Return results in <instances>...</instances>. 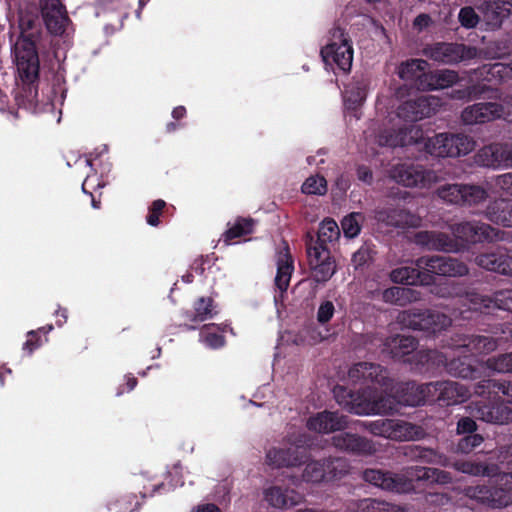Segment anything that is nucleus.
<instances>
[{
  "mask_svg": "<svg viewBox=\"0 0 512 512\" xmlns=\"http://www.w3.org/2000/svg\"><path fill=\"white\" fill-rule=\"evenodd\" d=\"M388 389L385 395L379 394L376 389L368 387L354 393L344 386H336L334 397L339 405L356 415H386L397 411L399 404L418 406L425 403L424 394L420 384L413 382L398 384Z\"/></svg>",
  "mask_w": 512,
  "mask_h": 512,
  "instance_id": "1",
  "label": "nucleus"
},
{
  "mask_svg": "<svg viewBox=\"0 0 512 512\" xmlns=\"http://www.w3.org/2000/svg\"><path fill=\"white\" fill-rule=\"evenodd\" d=\"M423 140L424 150L433 157L458 158L470 154L477 146L476 140L465 133L442 132L423 139L419 126L400 129L398 132L385 131L378 135L380 146L398 147L418 144Z\"/></svg>",
  "mask_w": 512,
  "mask_h": 512,
  "instance_id": "2",
  "label": "nucleus"
},
{
  "mask_svg": "<svg viewBox=\"0 0 512 512\" xmlns=\"http://www.w3.org/2000/svg\"><path fill=\"white\" fill-rule=\"evenodd\" d=\"M510 383L509 382H497L494 380H484L479 382L475 387V393L479 396H483L486 393L494 394V398L497 401H501L500 404L489 406L483 405L472 408V415L482 421L493 423V424H506L511 418V409L509 407L510 400H504L502 397H509Z\"/></svg>",
  "mask_w": 512,
  "mask_h": 512,
  "instance_id": "3",
  "label": "nucleus"
},
{
  "mask_svg": "<svg viewBox=\"0 0 512 512\" xmlns=\"http://www.w3.org/2000/svg\"><path fill=\"white\" fill-rule=\"evenodd\" d=\"M371 434L394 441H413L424 437V430L415 424L397 419H379L362 422Z\"/></svg>",
  "mask_w": 512,
  "mask_h": 512,
  "instance_id": "4",
  "label": "nucleus"
},
{
  "mask_svg": "<svg viewBox=\"0 0 512 512\" xmlns=\"http://www.w3.org/2000/svg\"><path fill=\"white\" fill-rule=\"evenodd\" d=\"M388 176L391 180L408 188L429 189L440 181L436 171L412 163L393 165L388 170Z\"/></svg>",
  "mask_w": 512,
  "mask_h": 512,
  "instance_id": "5",
  "label": "nucleus"
},
{
  "mask_svg": "<svg viewBox=\"0 0 512 512\" xmlns=\"http://www.w3.org/2000/svg\"><path fill=\"white\" fill-rule=\"evenodd\" d=\"M493 483L492 488L480 485L467 487L464 493L467 497L475 499L492 508L507 506L511 500L512 475L508 473L499 474L496 476Z\"/></svg>",
  "mask_w": 512,
  "mask_h": 512,
  "instance_id": "6",
  "label": "nucleus"
},
{
  "mask_svg": "<svg viewBox=\"0 0 512 512\" xmlns=\"http://www.w3.org/2000/svg\"><path fill=\"white\" fill-rule=\"evenodd\" d=\"M417 360L422 365L433 367L445 366L446 371L454 376L464 379H477L481 377L479 367H474L467 359L453 358L448 361V355L437 350H420L416 353Z\"/></svg>",
  "mask_w": 512,
  "mask_h": 512,
  "instance_id": "7",
  "label": "nucleus"
},
{
  "mask_svg": "<svg viewBox=\"0 0 512 512\" xmlns=\"http://www.w3.org/2000/svg\"><path fill=\"white\" fill-rule=\"evenodd\" d=\"M321 56L326 65H336L343 72L351 69L353 48L343 29L337 27L331 30L329 42L321 49Z\"/></svg>",
  "mask_w": 512,
  "mask_h": 512,
  "instance_id": "8",
  "label": "nucleus"
},
{
  "mask_svg": "<svg viewBox=\"0 0 512 512\" xmlns=\"http://www.w3.org/2000/svg\"><path fill=\"white\" fill-rule=\"evenodd\" d=\"M38 43L37 40L18 38L13 47V57L19 77L28 84L34 83L39 74Z\"/></svg>",
  "mask_w": 512,
  "mask_h": 512,
  "instance_id": "9",
  "label": "nucleus"
},
{
  "mask_svg": "<svg viewBox=\"0 0 512 512\" xmlns=\"http://www.w3.org/2000/svg\"><path fill=\"white\" fill-rule=\"evenodd\" d=\"M399 323L413 330L438 333L451 325V319L438 311L411 309L398 315Z\"/></svg>",
  "mask_w": 512,
  "mask_h": 512,
  "instance_id": "10",
  "label": "nucleus"
},
{
  "mask_svg": "<svg viewBox=\"0 0 512 512\" xmlns=\"http://www.w3.org/2000/svg\"><path fill=\"white\" fill-rule=\"evenodd\" d=\"M423 55L435 62L450 65L476 58L478 50L459 43L437 42L427 45Z\"/></svg>",
  "mask_w": 512,
  "mask_h": 512,
  "instance_id": "11",
  "label": "nucleus"
},
{
  "mask_svg": "<svg viewBox=\"0 0 512 512\" xmlns=\"http://www.w3.org/2000/svg\"><path fill=\"white\" fill-rule=\"evenodd\" d=\"M416 265L429 276L434 274L447 277H461L469 272L465 263L449 256H424L416 260Z\"/></svg>",
  "mask_w": 512,
  "mask_h": 512,
  "instance_id": "12",
  "label": "nucleus"
},
{
  "mask_svg": "<svg viewBox=\"0 0 512 512\" xmlns=\"http://www.w3.org/2000/svg\"><path fill=\"white\" fill-rule=\"evenodd\" d=\"M442 106L439 97L428 95L409 99L398 107V116L406 121L416 122L431 117Z\"/></svg>",
  "mask_w": 512,
  "mask_h": 512,
  "instance_id": "13",
  "label": "nucleus"
},
{
  "mask_svg": "<svg viewBox=\"0 0 512 512\" xmlns=\"http://www.w3.org/2000/svg\"><path fill=\"white\" fill-rule=\"evenodd\" d=\"M307 255L315 281L326 282L335 274L336 264L331 256L330 247L312 246V242H307Z\"/></svg>",
  "mask_w": 512,
  "mask_h": 512,
  "instance_id": "14",
  "label": "nucleus"
},
{
  "mask_svg": "<svg viewBox=\"0 0 512 512\" xmlns=\"http://www.w3.org/2000/svg\"><path fill=\"white\" fill-rule=\"evenodd\" d=\"M497 341L489 336L482 335H456L447 344L453 355L466 354L482 355L496 350Z\"/></svg>",
  "mask_w": 512,
  "mask_h": 512,
  "instance_id": "15",
  "label": "nucleus"
},
{
  "mask_svg": "<svg viewBox=\"0 0 512 512\" xmlns=\"http://www.w3.org/2000/svg\"><path fill=\"white\" fill-rule=\"evenodd\" d=\"M453 236L459 241L463 248L466 243H479L483 241H492L498 234L490 225L477 222L466 221L451 226Z\"/></svg>",
  "mask_w": 512,
  "mask_h": 512,
  "instance_id": "16",
  "label": "nucleus"
},
{
  "mask_svg": "<svg viewBox=\"0 0 512 512\" xmlns=\"http://www.w3.org/2000/svg\"><path fill=\"white\" fill-rule=\"evenodd\" d=\"M363 478L366 482L389 492L411 493L410 483L402 476V472L391 473L378 469H367L363 473Z\"/></svg>",
  "mask_w": 512,
  "mask_h": 512,
  "instance_id": "17",
  "label": "nucleus"
},
{
  "mask_svg": "<svg viewBox=\"0 0 512 512\" xmlns=\"http://www.w3.org/2000/svg\"><path fill=\"white\" fill-rule=\"evenodd\" d=\"M346 465L341 459L309 462L302 474V480L309 483H318L325 479L336 478L343 473Z\"/></svg>",
  "mask_w": 512,
  "mask_h": 512,
  "instance_id": "18",
  "label": "nucleus"
},
{
  "mask_svg": "<svg viewBox=\"0 0 512 512\" xmlns=\"http://www.w3.org/2000/svg\"><path fill=\"white\" fill-rule=\"evenodd\" d=\"M504 106L496 102H480L467 106L461 113L465 125L484 124L501 118Z\"/></svg>",
  "mask_w": 512,
  "mask_h": 512,
  "instance_id": "19",
  "label": "nucleus"
},
{
  "mask_svg": "<svg viewBox=\"0 0 512 512\" xmlns=\"http://www.w3.org/2000/svg\"><path fill=\"white\" fill-rule=\"evenodd\" d=\"M349 379L353 383H372L384 388V392L389 389L390 379L387 371L380 365L368 362H360L350 368Z\"/></svg>",
  "mask_w": 512,
  "mask_h": 512,
  "instance_id": "20",
  "label": "nucleus"
},
{
  "mask_svg": "<svg viewBox=\"0 0 512 512\" xmlns=\"http://www.w3.org/2000/svg\"><path fill=\"white\" fill-rule=\"evenodd\" d=\"M40 7L47 30L53 35H62L69 22L62 3L59 0H41Z\"/></svg>",
  "mask_w": 512,
  "mask_h": 512,
  "instance_id": "21",
  "label": "nucleus"
},
{
  "mask_svg": "<svg viewBox=\"0 0 512 512\" xmlns=\"http://www.w3.org/2000/svg\"><path fill=\"white\" fill-rule=\"evenodd\" d=\"M415 243L424 246L430 250L444 251L448 253H457L463 250V245L450 237L448 234L438 231H420L415 235Z\"/></svg>",
  "mask_w": 512,
  "mask_h": 512,
  "instance_id": "22",
  "label": "nucleus"
},
{
  "mask_svg": "<svg viewBox=\"0 0 512 512\" xmlns=\"http://www.w3.org/2000/svg\"><path fill=\"white\" fill-rule=\"evenodd\" d=\"M512 158V149L508 143H492L478 150L474 156L476 164L497 168L507 165Z\"/></svg>",
  "mask_w": 512,
  "mask_h": 512,
  "instance_id": "23",
  "label": "nucleus"
},
{
  "mask_svg": "<svg viewBox=\"0 0 512 512\" xmlns=\"http://www.w3.org/2000/svg\"><path fill=\"white\" fill-rule=\"evenodd\" d=\"M348 421L344 415L338 412L322 411L312 415L307 420V428L317 433H332L347 427Z\"/></svg>",
  "mask_w": 512,
  "mask_h": 512,
  "instance_id": "24",
  "label": "nucleus"
},
{
  "mask_svg": "<svg viewBox=\"0 0 512 512\" xmlns=\"http://www.w3.org/2000/svg\"><path fill=\"white\" fill-rule=\"evenodd\" d=\"M459 81L456 71L440 69L423 73L419 77L418 89L423 91L443 90L452 87Z\"/></svg>",
  "mask_w": 512,
  "mask_h": 512,
  "instance_id": "25",
  "label": "nucleus"
},
{
  "mask_svg": "<svg viewBox=\"0 0 512 512\" xmlns=\"http://www.w3.org/2000/svg\"><path fill=\"white\" fill-rule=\"evenodd\" d=\"M465 303H470V309L481 310L498 308L502 310H510L512 303V296L509 290L499 291L495 294L494 298L480 295L476 292H468L464 298Z\"/></svg>",
  "mask_w": 512,
  "mask_h": 512,
  "instance_id": "26",
  "label": "nucleus"
},
{
  "mask_svg": "<svg viewBox=\"0 0 512 512\" xmlns=\"http://www.w3.org/2000/svg\"><path fill=\"white\" fill-rule=\"evenodd\" d=\"M333 445L342 451L372 455L377 449L371 440L358 436L356 434L343 433L333 437Z\"/></svg>",
  "mask_w": 512,
  "mask_h": 512,
  "instance_id": "27",
  "label": "nucleus"
},
{
  "mask_svg": "<svg viewBox=\"0 0 512 512\" xmlns=\"http://www.w3.org/2000/svg\"><path fill=\"white\" fill-rule=\"evenodd\" d=\"M264 500L277 509H289L302 501V496L293 489L270 486L263 490Z\"/></svg>",
  "mask_w": 512,
  "mask_h": 512,
  "instance_id": "28",
  "label": "nucleus"
},
{
  "mask_svg": "<svg viewBox=\"0 0 512 512\" xmlns=\"http://www.w3.org/2000/svg\"><path fill=\"white\" fill-rule=\"evenodd\" d=\"M299 448L300 441L295 442V447L293 448H273L266 455L267 464L276 468L299 465L304 458Z\"/></svg>",
  "mask_w": 512,
  "mask_h": 512,
  "instance_id": "29",
  "label": "nucleus"
},
{
  "mask_svg": "<svg viewBox=\"0 0 512 512\" xmlns=\"http://www.w3.org/2000/svg\"><path fill=\"white\" fill-rule=\"evenodd\" d=\"M376 219L394 227H418L421 218L404 209H384L376 213Z\"/></svg>",
  "mask_w": 512,
  "mask_h": 512,
  "instance_id": "30",
  "label": "nucleus"
},
{
  "mask_svg": "<svg viewBox=\"0 0 512 512\" xmlns=\"http://www.w3.org/2000/svg\"><path fill=\"white\" fill-rule=\"evenodd\" d=\"M507 4L509 5L508 2ZM478 10L489 29L499 28L510 12V9L506 7V2L498 1H484L478 6Z\"/></svg>",
  "mask_w": 512,
  "mask_h": 512,
  "instance_id": "31",
  "label": "nucleus"
},
{
  "mask_svg": "<svg viewBox=\"0 0 512 512\" xmlns=\"http://www.w3.org/2000/svg\"><path fill=\"white\" fill-rule=\"evenodd\" d=\"M276 263L275 286L280 294H283L290 284L291 275L294 270L293 259L287 246L278 252Z\"/></svg>",
  "mask_w": 512,
  "mask_h": 512,
  "instance_id": "32",
  "label": "nucleus"
},
{
  "mask_svg": "<svg viewBox=\"0 0 512 512\" xmlns=\"http://www.w3.org/2000/svg\"><path fill=\"white\" fill-rule=\"evenodd\" d=\"M390 278L395 283H402L406 285H429L431 276L425 274L424 270L416 267H399L390 273Z\"/></svg>",
  "mask_w": 512,
  "mask_h": 512,
  "instance_id": "33",
  "label": "nucleus"
},
{
  "mask_svg": "<svg viewBox=\"0 0 512 512\" xmlns=\"http://www.w3.org/2000/svg\"><path fill=\"white\" fill-rule=\"evenodd\" d=\"M416 340L411 336L397 335L386 339L383 352L393 358H402L416 349Z\"/></svg>",
  "mask_w": 512,
  "mask_h": 512,
  "instance_id": "34",
  "label": "nucleus"
},
{
  "mask_svg": "<svg viewBox=\"0 0 512 512\" xmlns=\"http://www.w3.org/2000/svg\"><path fill=\"white\" fill-rule=\"evenodd\" d=\"M475 262L484 269L504 275L509 274L511 269L510 257L500 251L478 255Z\"/></svg>",
  "mask_w": 512,
  "mask_h": 512,
  "instance_id": "35",
  "label": "nucleus"
},
{
  "mask_svg": "<svg viewBox=\"0 0 512 512\" xmlns=\"http://www.w3.org/2000/svg\"><path fill=\"white\" fill-rule=\"evenodd\" d=\"M349 509L353 512H408L404 506L371 498L353 501L350 503Z\"/></svg>",
  "mask_w": 512,
  "mask_h": 512,
  "instance_id": "36",
  "label": "nucleus"
},
{
  "mask_svg": "<svg viewBox=\"0 0 512 512\" xmlns=\"http://www.w3.org/2000/svg\"><path fill=\"white\" fill-rule=\"evenodd\" d=\"M20 35L18 38L40 41L41 24L35 12L21 11L19 16Z\"/></svg>",
  "mask_w": 512,
  "mask_h": 512,
  "instance_id": "37",
  "label": "nucleus"
},
{
  "mask_svg": "<svg viewBox=\"0 0 512 512\" xmlns=\"http://www.w3.org/2000/svg\"><path fill=\"white\" fill-rule=\"evenodd\" d=\"M340 236V229L338 224L332 219H325L321 222L317 233V238L314 240L311 235H307V242H312V246L330 247V245L338 240Z\"/></svg>",
  "mask_w": 512,
  "mask_h": 512,
  "instance_id": "38",
  "label": "nucleus"
},
{
  "mask_svg": "<svg viewBox=\"0 0 512 512\" xmlns=\"http://www.w3.org/2000/svg\"><path fill=\"white\" fill-rule=\"evenodd\" d=\"M488 218L497 224L510 227L512 223V204L510 199L500 198L491 203L487 208Z\"/></svg>",
  "mask_w": 512,
  "mask_h": 512,
  "instance_id": "39",
  "label": "nucleus"
},
{
  "mask_svg": "<svg viewBox=\"0 0 512 512\" xmlns=\"http://www.w3.org/2000/svg\"><path fill=\"white\" fill-rule=\"evenodd\" d=\"M382 299L386 303L404 306L420 299V293L410 287H391L383 291Z\"/></svg>",
  "mask_w": 512,
  "mask_h": 512,
  "instance_id": "40",
  "label": "nucleus"
},
{
  "mask_svg": "<svg viewBox=\"0 0 512 512\" xmlns=\"http://www.w3.org/2000/svg\"><path fill=\"white\" fill-rule=\"evenodd\" d=\"M439 401L446 404H455L464 401L468 395V389L462 384L454 381H440Z\"/></svg>",
  "mask_w": 512,
  "mask_h": 512,
  "instance_id": "41",
  "label": "nucleus"
},
{
  "mask_svg": "<svg viewBox=\"0 0 512 512\" xmlns=\"http://www.w3.org/2000/svg\"><path fill=\"white\" fill-rule=\"evenodd\" d=\"M427 67L428 63L423 59H410L400 64L398 75L402 80L415 81L418 87L419 77L426 73Z\"/></svg>",
  "mask_w": 512,
  "mask_h": 512,
  "instance_id": "42",
  "label": "nucleus"
},
{
  "mask_svg": "<svg viewBox=\"0 0 512 512\" xmlns=\"http://www.w3.org/2000/svg\"><path fill=\"white\" fill-rule=\"evenodd\" d=\"M401 472L402 476H404V478L408 480V482L410 483L411 492L415 491L416 482H425L427 484H433V478L435 474L434 468L412 466L403 469Z\"/></svg>",
  "mask_w": 512,
  "mask_h": 512,
  "instance_id": "43",
  "label": "nucleus"
},
{
  "mask_svg": "<svg viewBox=\"0 0 512 512\" xmlns=\"http://www.w3.org/2000/svg\"><path fill=\"white\" fill-rule=\"evenodd\" d=\"M410 456L415 460H420L429 464H437L441 466H449L448 458L442 454H438L432 449L420 446L410 448Z\"/></svg>",
  "mask_w": 512,
  "mask_h": 512,
  "instance_id": "44",
  "label": "nucleus"
},
{
  "mask_svg": "<svg viewBox=\"0 0 512 512\" xmlns=\"http://www.w3.org/2000/svg\"><path fill=\"white\" fill-rule=\"evenodd\" d=\"M254 220L251 218H238L224 233V241L229 244L231 240L253 232Z\"/></svg>",
  "mask_w": 512,
  "mask_h": 512,
  "instance_id": "45",
  "label": "nucleus"
},
{
  "mask_svg": "<svg viewBox=\"0 0 512 512\" xmlns=\"http://www.w3.org/2000/svg\"><path fill=\"white\" fill-rule=\"evenodd\" d=\"M215 314L212 299L201 297L194 304V314L190 317V320L203 322L213 318Z\"/></svg>",
  "mask_w": 512,
  "mask_h": 512,
  "instance_id": "46",
  "label": "nucleus"
},
{
  "mask_svg": "<svg viewBox=\"0 0 512 512\" xmlns=\"http://www.w3.org/2000/svg\"><path fill=\"white\" fill-rule=\"evenodd\" d=\"M463 205H478L484 202L488 197L486 189L479 185L463 184Z\"/></svg>",
  "mask_w": 512,
  "mask_h": 512,
  "instance_id": "47",
  "label": "nucleus"
},
{
  "mask_svg": "<svg viewBox=\"0 0 512 512\" xmlns=\"http://www.w3.org/2000/svg\"><path fill=\"white\" fill-rule=\"evenodd\" d=\"M451 466L459 472L472 476L492 475V469L477 462L458 460L455 461Z\"/></svg>",
  "mask_w": 512,
  "mask_h": 512,
  "instance_id": "48",
  "label": "nucleus"
},
{
  "mask_svg": "<svg viewBox=\"0 0 512 512\" xmlns=\"http://www.w3.org/2000/svg\"><path fill=\"white\" fill-rule=\"evenodd\" d=\"M363 221L364 216L358 212H353L348 216L344 217V219L341 222L344 235L348 238L356 237L360 233Z\"/></svg>",
  "mask_w": 512,
  "mask_h": 512,
  "instance_id": "49",
  "label": "nucleus"
},
{
  "mask_svg": "<svg viewBox=\"0 0 512 512\" xmlns=\"http://www.w3.org/2000/svg\"><path fill=\"white\" fill-rule=\"evenodd\" d=\"M463 184H447L437 190L438 196L451 204H462Z\"/></svg>",
  "mask_w": 512,
  "mask_h": 512,
  "instance_id": "50",
  "label": "nucleus"
},
{
  "mask_svg": "<svg viewBox=\"0 0 512 512\" xmlns=\"http://www.w3.org/2000/svg\"><path fill=\"white\" fill-rule=\"evenodd\" d=\"M488 368L494 372L506 373L512 369L511 354H503L495 358L488 359L485 364H481L480 368Z\"/></svg>",
  "mask_w": 512,
  "mask_h": 512,
  "instance_id": "51",
  "label": "nucleus"
},
{
  "mask_svg": "<svg viewBox=\"0 0 512 512\" xmlns=\"http://www.w3.org/2000/svg\"><path fill=\"white\" fill-rule=\"evenodd\" d=\"M305 194L323 195L326 192V180L321 176H311L302 185Z\"/></svg>",
  "mask_w": 512,
  "mask_h": 512,
  "instance_id": "52",
  "label": "nucleus"
},
{
  "mask_svg": "<svg viewBox=\"0 0 512 512\" xmlns=\"http://www.w3.org/2000/svg\"><path fill=\"white\" fill-rule=\"evenodd\" d=\"M458 20L462 27L466 29L475 28L480 22V16L475 9L471 6H466L460 9Z\"/></svg>",
  "mask_w": 512,
  "mask_h": 512,
  "instance_id": "53",
  "label": "nucleus"
},
{
  "mask_svg": "<svg viewBox=\"0 0 512 512\" xmlns=\"http://www.w3.org/2000/svg\"><path fill=\"white\" fill-rule=\"evenodd\" d=\"M512 174L506 173L500 175L495 180L494 190L499 195L500 198L510 199L512 195Z\"/></svg>",
  "mask_w": 512,
  "mask_h": 512,
  "instance_id": "54",
  "label": "nucleus"
},
{
  "mask_svg": "<svg viewBox=\"0 0 512 512\" xmlns=\"http://www.w3.org/2000/svg\"><path fill=\"white\" fill-rule=\"evenodd\" d=\"M213 328V325H205L200 332V338L207 346L211 348H219L224 345V338L223 336L212 332L211 330Z\"/></svg>",
  "mask_w": 512,
  "mask_h": 512,
  "instance_id": "55",
  "label": "nucleus"
},
{
  "mask_svg": "<svg viewBox=\"0 0 512 512\" xmlns=\"http://www.w3.org/2000/svg\"><path fill=\"white\" fill-rule=\"evenodd\" d=\"M484 438L480 434H471L462 438L457 445V452L469 454L474 448L480 446Z\"/></svg>",
  "mask_w": 512,
  "mask_h": 512,
  "instance_id": "56",
  "label": "nucleus"
},
{
  "mask_svg": "<svg viewBox=\"0 0 512 512\" xmlns=\"http://www.w3.org/2000/svg\"><path fill=\"white\" fill-rule=\"evenodd\" d=\"M372 260V249L368 245L361 246L352 256V265L359 269Z\"/></svg>",
  "mask_w": 512,
  "mask_h": 512,
  "instance_id": "57",
  "label": "nucleus"
},
{
  "mask_svg": "<svg viewBox=\"0 0 512 512\" xmlns=\"http://www.w3.org/2000/svg\"><path fill=\"white\" fill-rule=\"evenodd\" d=\"M166 203L165 201L158 199L155 200L150 209L149 213L147 215V223L151 226H157L159 224V216L162 213V210L164 209Z\"/></svg>",
  "mask_w": 512,
  "mask_h": 512,
  "instance_id": "58",
  "label": "nucleus"
},
{
  "mask_svg": "<svg viewBox=\"0 0 512 512\" xmlns=\"http://www.w3.org/2000/svg\"><path fill=\"white\" fill-rule=\"evenodd\" d=\"M335 312L334 304L331 301H324L318 308L317 320L321 324H325L331 320Z\"/></svg>",
  "mask_w": 512,
  "mask_h": 512,
  "instance_id": "59",
  "label": "nucleus"
},
{
  "mask_svg": "<svg viewBox=\"0 0 512 512\" xmlns=\"http://www.w3.org/2000/svg\"><path fill=\"white\" fill-rule=\"evenodd\" d=\"M440 381L430 382L426 384H420V389L424 394V399L426 401H439V390Z\"/></svg>",
  "mask_w": 512,
  "mask_h": 512,
  "instance_id": "60",
  "label": "nucleus"
},
{
  "mask_svg": "<svg viewBox=\"0 0 512 512\" xmlns=\"http://www.w3.org/2000/svg\"><path fill=\"white\" fill-rule=\"evenodd\" d=\"M476 428L475 421L469 417L461 418L457 423V432L459 434L472 433Z\"/></svg>",
  "mask_w": 512,
  "mask_h": 512,
  "instance_id": "61",
  "label": "nucleus"
},
{
  "mask_svg": "<svg viewBox=\"0 0 512 512\" xmlns=\"http://www.w3.org/2000/svg\"><path fill=\"white\" fill-rule=\"evenodd\" d=\"M426 502L433 505H446L450 502L448 495L443 493H429L425 497Z\"/></svg>",
  "mask_w": 512,
  "mask_h": 512,
  "instance_id": "62",
  "label": "nucleus"
},
{
  "mask_svg": "<svg viewBox=\"0 0 512 512\" xmlns=\"http://www.w3.org/2000/svg\"><path fill=\"white\" fill-rule=\"evenodd\" d=\"M435 474L433 484H448L452 481V476L449 472L434 468Z\"/></svg>",
  "mask_w": 512,
  "mask_h": 512,
  "instance_id": "63",
  "label": "nucleus"
},
{
  "mask_svg": "<svg viewBox=\"0 0 512 512\" xmlns=\"http://www.w3.org/2000/svg\"><path fill=\"white\" fill-rule=\"evenodd\" d=\"M357 177L360 181L370 185L373 181L372 171L366 166H359L357 168Z\"/></svg>",
  "mask_w": 512,
  "mask_h": 512,
  "instance_id": "64",
  "label": "nucleus"
}]
</instances>
